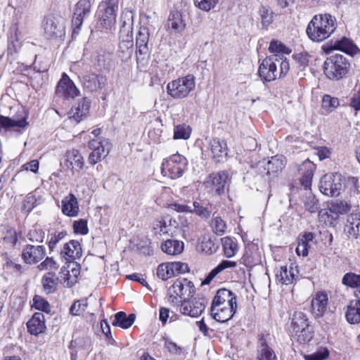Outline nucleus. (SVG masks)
Masks as SVG:
<instances>
[{
	"mask_svg": "<svg viewBox=\"0 0 360 360\" xmlns=\"http://www.w3.org/2000/svg\"><path fill=\"white\" fill-rule=\"evenodd\" d=\"M335 30V17L325 13L315 15L309 22L306 32L311 41L321 42L328 38Z\"/></svg>",
	"mask_w": 360,
	"mask_h": 360,
	"instance_id": "1",
	"label": "nucleus"
},
{
	"mask_svg": "<svg viewBox=\"0 0 360 360\" xmlns=\"http://www.w3.org/2000/svg\"><path fill=\"white\" fill-rule=\"evenodd\" d=\"M290 70V63L281 56H270L265 58L258 69L259 77L264 82H270L286 75Z\"/></svg>",
	"mask_w": 360,
	"mask_h": 360,
	"instance_id": "2",
	"label": "nucleus"
},
{
	"mask_svg": "<svg viewBox=\"0 0 360 360\" xmlns=\"http://www.w3.org/2000/svg\"><path fill=\"white\" fill-rule=\"evenodd\" d=\"M117 11L118 0H105L101 2L96 13V28L105 30V32H110L115 27Z\"/></svg>",
	"mask_w": 360,
	"mask_h": 360,
	"instance_id": "3",
	"label": "nucleus"
},
{
	"mask_svg": "<svg viewBox=\"0 0 360 360\" xmlns=\"http://www.w3.org/2000/svg\"><path fill=\"white\" fill-rule=\"evenodd\" d=\"M350 63L340 54L331 56L324 63V73L330 79L340 80L348 72Z\"/></svg>",
	"mask_w": 360,
	"mask_h": 360,
	"instance_id": "4",
	"label": "nucleus"
},
{
	"mask_svg": "<svg viewBox=\"0 0 360 360\" xmlns=\"http://www.w3.org/2000/svg\"><path fill=\"white\" fill-rule=\"evenodd\" d=\"M195 77L191 74L172 80L167 85V94L174 99L184 98L195 89Z\"/></svg>",
	"mask_w": 360,
	"mask_h": 360,
	"instance_id": "5",
	"label": "nucleus"
},
{
	"mask_svg": "<svg viewBox=\"0 0 360 360\" xmlns=\"http://www.w3.org/2000/svg\"><path fill=\"white\" fill-rule=\"evenodd\" d=\"M187 159L184 156L176 153L163 160L161 172L165 176L176 179L183 176L187 170Z\"/></svg>",
	"mask_w": 360,
	"mask_h": 360,
	"instance_id": "6",
	"label": "nucleus"
},
{
	"mask_svg": "<svg viewBox=\"0 0 360 360\" xmlns=\"http://www.w3.org/2000/svg\"><path fill=\"white\" fill-rule=\"evenodd\" d=\"M344 186V178L339 172L328 173L323 175L319 181V191L328 197L340 195Z\"/></svg>",
	"mask_w": 360,
	"mask_h": 360,
	"instance_id": "7",
	"label": "nucleus"
},
{
	"mask_svg": "<svg viewBox=\"0 0 360 360\" xmlns=\"http://www.w3.org/2000/svg\"><path fill=\"white\" fill-rule=\"evenodd\" d=\"M328 303V295L324 292H318L311 300V311L317 317L326 316V323L328 326L335 324V315L332 311H327Z\"/></svg>",
	"mask_w": 360,
	"mask_h": 360,
	"instance_id": "8",
	"label": "nucleus"
},
{
	"mask_svg": "<svg viewBox=\"0 0 360 360\" xmlns=\"http://www.w3.org/2000/svg\"><path fill=\"white\" fill-rule=\"evenodd\" d=\"M207 304V298L200 295L191 299L184 297L180 304V312L191 317H198L204 311Z\"/></svg>",
	"mask_w": 360,
	"mask_h": 360,
	"instance_id": "9",
	"label": "nucleus"
},
{
	"mask_svg": "<svg viewBox=\"0 0 360 360\" xmlns=\"http://www.w3.org/2000/svg\"><path fill=\"white\" fill-rule=\"evenodd\" d=\"M229 173L226 171H220L209 174L205 180V186L207 188L217 195H221L225 193L229 181Z\"/></svg>",
	"mask_w": 360,
	"mask_h": 360,
	"instance_id": "10",
	"label": "nucleus"
},
{
	"mask_svg": "<svg viewBox=\"0 0 360 360\" xmlns=\"http://www.w3.org/2000/svg\"><path fill=\"white\" fill-rule=\"evenodd\" d=\"M323 49L326 53H330L334 50L341 51L348 55L354 56L360 51L354 42L342 37L340 39H331L323 46Z\"/></svg>",
	"mask_w": 360,
	"mask_h": 360,
	"instance_id": "11",
	"label": "nucleus"
},
{
	"mask_svg": "<svg viewBox=\"0 0 360 360\" xmlns=\"http://www.w3.org/2000/svg\"><path fill=\"white\" fill-rule=\"evenodd\" d=\"M91 11V4L89 0H79L75 5L72 25L73 33L78 34L84 18L88 17Z\"/></svg>",
	"mask_w": 360,
	"mask_h": 360,
	"instance_id": "12",
	"label": "nucleus"
},
{
	"mask_svg": "<svg viewBox=\"0 0 360 360\" xmlns=\"http://www.w3.org/2000/svg\"><path fill=\"white\" fill-rule=\"evenodd\" d=\"M63 18L53 14L44 18L43 27L44 33L48 38L61 37L64 32Z\"/></svg>",
	"mask_w": 360,
	"mask_h": 360,
	"instance_id": "13",
	"label": "nucleus"
},
{
	"mask_svg": "<svg viewBox=\"0 0 360 360\" xmlns=\"http://www.w3.org/2000/svg\"><path fill=\"white\" fill-rule=\"evenodd\" d=\"M79 78L83 89L91 93L103 89L107 83V77L102 74L88 73Z\"/></svg>",
	"mask_w": 360,
	"mask_h": 360,
	"instance_id": "14",
	"label": "nucleus"
},
{
	"mask_svg": "<svg viewBox=\"0 0 360 360\" xmlns=\"http://www.w3.org/2000/svg\"><path fill=\"white\" fill-rule=\"evenodd\" d=\"M56 93L58 96L69 99L74 98L79 96V90L77 88L68 75L66 73H63L62 77L57 84Z\"/></svg>",
	"mask_w": 360,
	"mask_h": 360,
	"instance_id": "15",
	"label": "nucleus"
},
{
	"mask_svg": "<svg viewBox=\"0 0 360 360\" xmlns=\"http://www.w3.org/2000/svg\"><path fill=\"white\" fill-rule=\"evenodd\" d=\"M46 255V248L44 245L27 244L22 250L21 257L25 263L34 264L40 262Z\"/></svg>",
	"mask_w": 360,
	"mask_h": 360,
	"instance_id": "16",
	"label": "nucleus"
},
{
	"mask_svg": "<svg viewBox=\"0 0 360 360\" xmlns=\"http://www.w3.org/2000/svg\"><path fill=\"white\" fill-rule=\"evenodd\" d=\"M262 165L259 167V169L261 167L263 168V172H265L266 175L268 176L266 181H269L273 178L278 176V174L282 171L285 165V159L283 156L276 155L271 157V160L266 162H263Z\"/></svg>",
	"mask_w": 360,
	"mask_h": 360,
	"instance_id": "17",
	"label": "nucleus"
},
{
	"mask_svg": "<svg viewBox=\"0 0 360 360\" xmlns=\"http://www.w3.org/2000/svg\"><path fill=\"white\" fill-rule=\"evenodd\" d=\"M149 37L150 32L148 27L141 25L137 33L136 39V54L138 60L140 59V56H142L141 59L143 60L146 57L149 56Z\"/></svg>",
	"mask_w": 360,
	"mask_h": 360,
	"instance_id": "18",
	"label": "nucleus"
},
{
	"mask_svg": "<svg viewBox=\"0 0 360 360\" xmlns=\"http://www.w3.org/2000/svg\"><path fill=\"white\" fill-rule=\"evenodd\" d=\"M195 292L193 283L186 279H177L170 287L169 292L176 295L180 299H183L185 295L192 296Z\"/></svg>",
	"mask_w": 360,
	"mask_h": 360,
	"instance_id": "19",
	"label": "nucleus"
},
{
	"mask_svg": "<svg viewBox=\"0 0 360 360\" xmlns=\"http://www.w3.org/2000/svg\"><path fill=\"white\" fill-rule=\"evenodd\" d=\"M257 360H277L274 351L268 345L263 334H260L258 336Z\"/></svg>",
	"mask_w": 360,
	"mask_h": 360,
	"instance_id": "20",
	"label": "nucleus"
},
{
	"mask_svg": "<svg viewBox=\"0 0 360 360\" xmlns=\"http://www.w3.org/2000/svg\"><path fill=\"white\" fill-rule=\"evenodd\" d=\"M221 304L231 306L232 308L233 304H237L236 295L226 288L219 289L212 300L211 307L215 308V307H219V304Z\"/></svg>",
	"mask_w": 360,
	"mask_h": 360,
	"instance_id": "21",
	"label": "nucleus"
},
{
	"mask_svg": "<svg viewBox=\"0 0 360 360\" xmlns=\"http://www.w3.org/2000/svg\"><path fill=\"white\" fill-rule=\"evenodd\" d=\"M90 105V101L86 97L83 98L76 105L72 107L69 112L70 118L79 123L88 115Z\"/></svg>",
	"mask_w": 360,
	"mask_h": 360,
	"instance_id": "22",
	"label": "nucleus"
},
{
	"mask_svg": "<svg viewBox=\"0 0 360 360\" xmlns=\"http://www.w3.org/2000/svg\"><path fill=\"white\" fill-rule=\"evenodd\" d=\"M27 331L32 335L37 336L44 333L46 328L44 315L41 312L34 313L27 323Z\"/></svg>",
	"mask_w": 360,
	"mask_h": 360,
	"instance_id": "23",
	"label": "nucleus"
},
{
	"mask_svg": "<svg viewBox=\"0 0 360 360\" xmlns=\"http://www.w3.org/2000/svg\"><path fill=\"white\" fill-rule=\"evenodd\" d=\"M210 148L212 157L217 162L223 161L227 156L228 148L224 140L221 141L217 138L212 139L210 141Z\"/></svg>",
	"mask_w": 360,
	"mask_h": 360,
	"instance_id": "24",
	"label": "nucleus"
},
{
	"mask_svg": "<svg viewBox=\"0 0 360 360\" xmlns=\"http://www.w3.org/2000/svg\"><path fill=\"white\" fill-rule=\"evenodd\" d=\"M61 210L63 214L70 217L78 215L79 207L77 198L72 193L64 197L61 201Z\"/></svg>",
	"mask_w": 360,
	"mask_h": 360,
	"instance_id": "25",
	"label": "nucleus"
},
{
	"mask_svg": "<svg viewBox=\"0 0 360 360\" xmlns=\"http://www.w3.org/2000/svg\"><path fill=\"white\" fill-rule=\"evenodd\" d=\"M60 254L68 261L79 258L82 255L81 245L77 240H72L64 245Z\"/></svg>",
	"mask_w": 360,
	"mask_h": 360,
	"instance_id": "26",
	"label": "nucleus"
},
{
	"mask_svg": "<svg viewBox=\"0 0 360 360\" xmlns=\"http://www.w3.org/2000/svg\"><path fill=\"white\" fill-rule=\"evenodd\" d=\"M237 309V304H233V307L231 306L226 307L225 308H219V307H210V314L212 317L218 322L225 323L230 320Z\"/></svg>",
	"mask_w": 360,
	"mask_h": 360,
	"instance_id": "27",
	"label": "nucleus"
},
{
	"mask_svg": "<svg viewBox=\"0 0 360 360\" xmlns=\"http://www.w3.org/2000/svg\"><path fill=\"white\" fill-rule=\"evenodd\" d=\"M345 318L350 324L360 323V300H351L347 307Z\"/></svg>",
	"mask_w": 360,
	"mask_h": 360,
	"instance_id": "28",
	"label": "nucleus"
},
{
	"mask_svg": "<svg viewBox=\"0 0 360 360\" xmlns=\"http://www.w3.org/2000/svg\"><path fill=\"white\" fill-rule=\"evenodd\" d=\"M136 315L130 314L127 315L124 311H119L115 314V319L112 322L113 326H119L123 329L130 328L134 323Z\"/></svg>",
	"mask_w": 360,
	"mask_h": 360,
	"instance_id": "29",
	"label": "nucleus"
},
{
	"mask_svg": "<svg viewBox=\"0 0 360 360\" xmlns=\"http://www.w3.org/2000/svg\"><path fill=\"white\" fill-rule=\"evenodd\" d=\"M186 24L182 19V15L179 11H172L170 13L167 20V27L175 33L182 32L185 28Z\"/></svg>",
	"mask_w": 360,
	"mask_h": 360,
	"instance_id": "30",
	"label": "nucleus"
},
{
	"mask_svg": "<svg viewBox=\"0 0 360 360\" xmlns=\"http://www.w3.org/2000/svg\"><path fill=\"white\" fill-rule=\"evenodd\" d=\"M41 284L46 294L53 293L57 290L58 278L53 271H49L42 276Z\"/></svg>",
	"mask_w": 360,
	"mask_h": 360,
	"instance_id": "31",
	"label": "nucleus"
},
{
	"mask_svg": "<svg viewBox=\"0 0 360 360\" xmlns=\"http://www.w3.org/2000/svg\"><path fill=\"white\" fill-rule=\"evenodd\" d=\"M184 248V243L177 240L168 239L161 245L162 250L169 255L181 254Z\"/></svg>",
	"mask_w": 360,
	"mask_h": 360,
	"instance_id": "32",
	"label": "nucleus"
},
{
	"mask_svg": "<svg viewBox=\"0 0 360 360\" xmlns=\"http://www.w3.org/2000/svg\"><path fill=\"white\" fill-rule=\"evenodd\" d=\"M345 231L355 238L360 236V218L357 214H352L348 217Z\"/></svg>",
	"mask_w": 360,
	"mask_h": 360,
	"instance_id": "33",
	"label": "nucleus"
},
{
	"mask_svg": "<svg viewBox=\"0 0 360 360\" xmlns=\"http://www.w3.org/2000/svg\"><path fill=\"white\" fill-rule=\"evenodd\" d=\"M27 117L25 116L20 119L10 118L0 115V129H9L13 127L25 128L28 125Z\"/></svg>",
	"mask_w": 360,
	"mask_h": 360,
	"instance_id": "34",
	"label": "nucleus"
},
{
	"mask_svg": "<svg viewBox=\"0 0 360 360\" xmlns=\"http://www.w3.org/2000/svg\"><path fill=\"white\" fill-rule=\"evenodd\" d=\"M84 164V158L79 150H72L67 152L65 165L68 168L73 169L76 167L82 169Z\"/></svg>",
	"mask_w": 360,
	"mask_h": 360,
	"instance_id": "35",
	"label": "nucleus"
},
{
	"mask_svg": "<svg viewBox=\"0 0 360 360\" xmlns=\"http://www.w3.org/2000/svg\"><path fill=\"white\" fill-rule=\"evenodd\" d=\"M237 265L236 262L229 260H223L216 267H214L205 278L202 281L203 285H208L214 278L222 271L228 268H233Z\"/></svg>",
	"mask_w": 360,
	"mask_h": 360,
	"instance_id": "36",
	"label": "nucleus"
},
{
	"mask_svg": "<svg viewBox=\"0 0 360 360\" xmlns=\"http://www.w3.org/2000/svg\"><path fill=\"white\" fill-rule=\"evenodd\" d=\"M314 239V234L311 232H305L298 239L297 246L296 248V253L298 255L306 257L309 254V243Z\"/></svg>",
	"mask_w": 360,
	"mask_h": 360,
	"instance_id": "37",
	"label": "nucleus"
},
{
	"mask_svg": "<svg viewBox=\"0 0 360 360\" xmlns=\"http://www.w3.org/2000/svg\"><path fill=\"white\" fill-rule=\"evenodd\" d=\"M276 280L282 284L288 285L292 283L295 278L293 269L288 270L286 266H281L276 269Z\"/></svg>",
	"mask_w": 360,
	"mask_h": 360,
	"instance_id": "38",
	"label": "nucleus"
},
{
	"mask_svg": "<svg viewBox=\"0 0 360 360\" xmlns=\"http://www.w3.org/2000/svg\"><path fill=\"white\" fill-rule=\"evenodd\" d=\"M292 336L300 344H305L311 340L314 337V327L312 325L302 328L300 330L291 332Z\"/></svg>",
	"mask_w": 360,
	"mask_h": 360,
	"instance_id": "39",
	"label": "nucleus"
},
{
	"mask_svg": "<svg viewBox=\"0 0 360 360\" xmlns=\"http://www.w3.org/2000/svg\"><path fill=\"white\" fill-rule=\"evenodd\" d=\"M133 39H120L119 56L122 60L130 58L133 53Z\"/></svg>",
	"mask_w": 360,
	"mask_h": 360,
	"instance_id": "40",
	"label": "nucleus"
},
{
	"mask_svg": "<svg viewBox=\"0 0 360 360\" xmlns=\"http://www.w3.org/2000/svg\"><path fill=\"white\" fill-rule=\"evenodd\" d=\"M311 322L309 321L307 316L302 311H295L293 314L291 321V332L300 330L302 328L310 326Z\"/></svg>",
	"mask_w": 360,
	"mask_h": 360,
	"instance_id": "41",
	"label": "nucleus"
},
{
	"mask_svg": "<svg viewBox=\"0 0 360 360\" xmlns=\"http://www.w3.org/2000/svg\"><path fill=\"white\" fill-rule=\"evenodd\" d=\"M350 209V205L342 200L331 201L328 204L329 211L336 215L338 219H339L340 215L347 214Z\"/></svg>",
	"mask_w": 360,
	"mask_h": 360,
	"instance_id": "42",
	"label": "nucleus"
},
{
	"mask_svg": "<svg viewBox=\"0 0 360 360\" xmlns=\"http://www.w3.org/2000/svg\"><path fill=\"white\" fill-rule=\"evenodd\" d=\"M258 13L260 16L262 28L267 29L274 22V11L269 6H261Z\"/></svg>",
	"mask_w": 360,
	"mask_h": 360,
	"instance_id": "43",
	"label": "nucleus"
},
{
	"mask_svg": "<svg viewBox=\"0 0 360 360\" xmlns=\"http://www.w3.org/2000/svg\"><path fill=\"white\" fill-rule=\"evenodd\" d=\"M225 257L230 258L236 255L238 252V244L230 237L221 239Z\"/></svg>",
	"mask_w": 360,
	"mask_h": 360,
	"instance_id": "44",
	"label": "nucleus"
},
{
	"mask_svg": "<svg viewBox=\"0 0 360 360\" xmlns=\"http://www.w3.org/2000/svg\"><path fill=\"white\" fill-rule=\"evenodd\" d=\"M342 283L350 288L360 290V274H356L353 272L346 273L342 278Z\"/></svg>",
	"mask_w": 360,
	"mask_h": 360,
	"instance_id": "45",
	"label": "nucleus"
},
{
	"mask_svg": "<svg viewBox=\"0 0 360 360\" xmlns=\"http://www.w3.org/2000/svg\"><path fill=\"white\" fill-rule=\"evenodd\" d=\"M167 266L169 273V278L176 276L179 274L186 273L189 270L187 264L180 262L167 263Z\"/></svg>",
	"mask_w": 360,
	"mask_h": 360,
	"instance_id": "46",
	"label": "nucleus"
},
{
	"mask_svg": "<svg viewBox=\"0 0 360 360\" xmlns=\"http://www.w3.org/2000/svg\"><path fill=\"white\" fill-rule=\"evenodd\" d=\"M306 210L310 213H315L320 209V203L319 200L314 195L309 193L307 195L303 201Z\"/></svg>",
	"mask_w": 360,
	"mask_h": 360,
	"instance_id": "47",
	"label": "nucleus"
},
{
	"mask_svg": "<svg viewBox=\"0 0 360 360\" xmlns=\"http://www.w3.org/2000/svg\"><path fill=\"white\" fill-rule=\"evenodd\" d=\"M340 105L339 99L326 94L322 98V108L328 112L335 110Z\"/></svg>",
	"mask_w": 360,
	"mask_h": 360,
	"instance_id": "48",
	"label": "nucleus"
},
{
	"mask_svg": "<svg viewBox=\"0 0 360 360\" xmlns=\"http://www.w3.org/2000/svg\"><path fill=\"white\" fill-rule=\"evenodd\" d=\"M211 227L217 235L222 236L226 232V223L221 217L214 215L211 221Z\"/></svg>",
	"mask_w": 360,
	"mask_h": 360,
	"instance_id": "49",
	"label": "nucleus"
},
{
	"mask_svg": "<svg viewBox=\"0 0 360 360\" xmlns=\"http://www.w3.org/2000/svg\"><path fill=\"white\" fill-rule=\"evenodd\" d=\"M191 133V128L185 124H179L174 129V139H188Z\"/></svg>",
	"mask_w": 360,
	"mask_h": 360,
	"instance_id": "50",
	"label": "nucleus"
},
{
	"mask_svg": "<svg viewBox=\"0 0 360 360\" xmlns=\"http://www.w3.org/2000/svg\"><path fill=\"white\" fill-rule=\"evenodd\" d=\"M269 51L274 53V56H280V54H289L291 50L285 46L283 43L278 40H272L270 43Z\"/></svg>",
	"mask_w": 360,
	"mask_h": 360,
	"instance_id": "51",
	"label": "nucleus"
},
{
	"mask_svg": "<svg viewBox=\"0 0 360 360\" xmlns=\"http://www.w3.org/2000/svg\"><path fill=\"white\" fill-rule=\"evenodd\" d=\"M318 212L319 221L323 222L326 226H333L335 221L338 219L337 216L331 213L329 210H321Z\"/></svg>",
	"mask_w": 360,
	"mask_h": 360,
	"instance_id": "52",
	"label": "nucleus"
},
{
	"mask_svg": "<svg viewBox=\"0 0 360 360\" xmlns=\"http://www.w3.org/2000/svg\"><path fill=\"white\" fill-rule=\"evenodd\" d=\"M37 205V200L34 195L28 194L22 201V212L29 214Z\"/></svg>",
	"mask_w": 360,
	"mask_h": 360,
	"instance_id": "53",
	"label": "nucleus"
},
{
	"mask_svg": "<svg viewBox=\"0 0 360 360\" xmlns=\"http://www.w3.org/2000/svg\"><path fill=\"white\" fill-rule=\"evenodd\" d=\"M32 307L46 313L51 311V306L49 302L39 295H35L34 297Z\"/></svg>",
	"mask_w": 360,
	"mask_h": 360,
	"instance_id": "54",
	"label": "nucleus"
},
{
	"mask_svg": "<svg viewBox=\"0 0 360 360\" xmlns=\"http://www.w3.org/2000/svg\"><path fill=\"white\" fill-rule=\"evenodd\" d=\"M292 57L297 63L300 70H304L309 65L311 58L310 55L307 52L293 54Z\"/></svg>",
	"mask_w": 360,
	"mask_h": 360,
	"instance_id": "55",
	"label": "nucleus"
},
{
	"mask_svg": "<svg viewBox=\"0 0 360 360\" xmlns=\"http://www.w3.org/2000/svg\"><path fill=\"white\" fill-rule=\"evenodd\" d=\"M191 213H195L204 219H208L211 215V211L207 207L200 205V204L196 201L193 202L191 205Z\"/></svg>",
	"mask_w": 360,
	"mask_h": 360,
	"instance_id": "56",
	"label": "nucleus"
},
{
	"mask_svg": "<svg viewBox=\"0 0 360 360\" xmlns=\"http://www.w3.org/2000/svg\"><path fill=\"white\" fill-rule=\"evenodd\" d=\"M219 245L216 244L211 238H204L201 243V250L206 254L212 255L217 252Z\"/></svg>",
	"mask_w": 360,
	"mask_h": 360,
	"instance_id": "57",
	"label": "nucleus"
},
{
	"mask_svg": "<svg viewBox=\"0 0 360 360\" xmlns=\"http://www.w3.org/2000/svg\"><path fill=\"white\" fill-rule=\"evenodd\" d=\"M86 307V300L75 301L70 308V314L72 316H79L85 311Z\"/></svg>",
	"mask_w": 360,
	"mask_h": 360,
	"instance_id": "58",
	"label": "nucleus"
},
{
	"mask_svg": "<svg viewBox=\"0 0 360 360\" xmlns=\"http://www.w3.org/2000/svg\"><path fill=\"white\" fill-rule=\"evenodd\" d=\"M45 237V232L40 228L34 227L27 234L28 239L33 243H42Z\"/></svg>",
	"mask_w": 360,
	"mask_h": 360,
	"instance_id": "59",
	"label": "nucleus"
},
{
	"mask_svg": "<svg viewBox=\"0 0 360 360\" xmlns=\"http://www.w3.org/2000/svg\"><path fill=\"white\" fill-rule=\"evenodd\" d=\"M59 267V265L55 261L53 257H47L44 261L40 263L38 265V269L40 271L46 270L49 271H53L57 270Z\"/></svg>",
	"mask_w": 360,
	"mask_h": 360,
	"instance_id": "60",
	"label": "nucleus"
},
{
	"mask_svg": "<svg viewBox=\"0 0 360 360\" xmlns=\"http://www.w3.org/2000/svg\"><path fill=\"white\" fill-rule=\"evenodd\" d=\"M108 153V151H107V153L105 154V148H97L94 150H92V152L89 154L88 161L91 165H96L97 162L101 161L103 157L106 156Z\"/></svg>",
	"mask_w": 360,
	"mask_h": 360,
	"instance_id": "61",
	"label": "nucleus"
},
{
	"mask_svg": "<svg viewBox=\"0 0 360 360\" xmlns=\"http://www.w3.org/2000/svg\"><path fill=\"white\" fill-rule=\"evenodd\" d=\"M329 356V351L326 348H321L316 352L304 356L306 360H325Z\"/></svg>",
	"mask_w": 360,
	"mask_h": 360,
	"instance_id": "62",
	"label": "nucleus"
},
{
	"mask_svg": "<svg viewBox=\"0 0 360 360\" xmlns=\"http://www.w3.org/2000/svg\"><path fill=\"white\" fill-rule=\"evenodd\" d=\"M72 227L77 234L86 235L89 232L87 221L83 219L75 221Z\"/></svg>",
	"mask_w": 360,
	"mask_h": 360,
	"instance_id": "63",
	"label": "nucleus"
},
{
	"mask_svg": "<svg viewBox=\"0 0 360 360\" xmlns=\"http://www.w3.org/2000/svg\"><path fill=\"white\" fill-rule=\"evenodd\" d=\"M120 21L122 23V26L127 27H133L134 25V14L129 10L124 11L122 13L120 17Z\"/></svg>",
	"mask_w": 360,
	"mask_h": 360,
	"instance_id": "64",
	"label": "nucleus"
}]
</instances>
